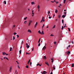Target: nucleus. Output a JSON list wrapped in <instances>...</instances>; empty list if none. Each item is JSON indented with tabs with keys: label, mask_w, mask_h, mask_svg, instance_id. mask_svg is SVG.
I'll use <instances>...</instances> for the list:
<instances>
[{
	"label": "nucleus",
	"mask_w": 74,
	"mask_h": 74,
	"mask_svg": "<svg viewBox=\"0 0 74 74\" xmlns=\"http://www.w3.org/2000/svg\"><path fill=\"white\" fill-rule=\"evenodd\" d=\"M47 73V72H46V71H43L42 73V74H45Z\"/></svg>",
	"instance_id": "f257e3e1"
},
{
	"label": "nucleus",
	"mask_w": 74,
	"mask_h": 74,
	"mask_svg": "<svg viewBox=\"0 0 74 74\" xmlns=\"http://www.w3.org/2000/svg\"><path fill=\"white\" fill-rule=\"evenodd\" d=\"M27 32H29V33H32V31L29 29L27 30Z\"/></svg>",
	"instance_id": "f03ea898"
},
{
	"label": "nucleus",
	"mask_w": 74,
	"mask_h": 74,
	"mask_svg": "<svg viewBox=\"0 0 74 74\" xmlns=\"http://www.w3.org/2000/svg\"><path fill=\"white\" fill-rule=\"evenodd\" d=\"M37 8L38 9V11H40V5H38L37 7Z\"/></svg>",
	"instance_id": "7ed1b4c3"
},
{
	"label": "nucleus",
	"mask_w": 74,
	"mask_h": 74,
	"mask_svg": "<svg viewBox=\"0 0 74 74\" xmlns=\"http://www.w3.org/2000/svg\"><path fill=\"white\" fill-rule=\"evenodd\" d=\"M45 48H46V47H45V45L43 48L42 50H43L44 51L45 49Z\"/></svg>",
	"instance_id": "20e7f679"
},
{
	"label": "nucleus",
	"mask_w": 74,
	"mask_h": 74,
	"mask_svg": "<svg viewBox=\"0 0 74 74\" xmlns=\"http://www.w3.org/2000/svg\"><path fill=\"white\" fill-rule=\"evenodd\" d=\"M66 14L64 15H63L62 16V17L63 18H65V16H66Z\"/></svg>",
	"instance_id": "39448f33"
},
{
	"label": "nucleus",
	"mask_w": 74,
	"mask_h": 74,
	"mask_svg": "<svg viewBox=\"0 0 74 74\" xmlns=\"http://www.w3.org/2000/svg\"><path fill=\"white\" fill-rule=\"evenodd\" d=\"M35 4V3H34V2H31V4H32V5H33V4Z\"/></svg>",
	"instance_id": "423d86ee"
},
{
	"label": "nucleus",
	"mask_w": 74,
	"mask_h": 74,
	"mask_svg": "<svg viewBox=\"0 0 74 74\" xmlns=\"http://www.w3.org/2000/svg\"><path fill=\"white\" fill-rule=\"evenodd\" d=\"M70 53H71L70 51H68V53H67V54L69 55V54H70Z\"/></svg>",
	"instance_id": "0eeeda50"
},
{
	"label": "nucleus",
	"mask_w": 74,
	"mask_h": 74,
	"mask_svg": "<svg viewBox=\"0 0 74 74\" xmlns=\"http://www.w3.org/2000/svg\"><path fill=\"white\" fill-rule=\"evenodd\" d=\"M26 47H27V48H29V47H30V46H29V45H27L26 46Z\"/></svg>",
	"instance_id": "6e6552de"
},
{
	"label": "nucleus",
	"mask_w": 74,
	"mask_h": 74,
	"mask_svg": "<svg viewBox=\"0 0 74 74\" xmlns=\"http://www.w3.org/2000/svg\"><path fill=\"white\" fill-rule=\"evenodd\" d=\"M58 10L57 9H56V11H55V12L56 13H58Z\"/></svg>",
	"instance_id": "1a4fd4ad"
},
{
	"label": "nucleus",
	"mask_w": 74,
	"mask_h": 74,
	"mask_svg": "<svg viewBox=\"0 0 74 74\" xmlns=\"http://www.w3.org/2000/svg\"><path fill=\"white\" fill-rule=\"evenodd\" d=\"M11 70H12V68L11 67L10 68V71L11 72Z\"/></svg>",
	"instance_id": "9d476101"
},
{
	"label": "nucleus",
	"mask_w": 74,
	"mask_h": 74,
	"mask_svg": "<svg viewBox=\"0 0 74 74\" xmlns=\"http://www.w3.org/2000/svg\"><path fill=\"white\" fill-rule=\"evenodd\" d=\"M45 64H46L48 65V66H49V64H48V62H45Z\"/></svg>",
	"instance_id": "9b49d317"
},
{
	"label": "nucleus",
	"mask_w": 74,
	"mask_h": 74,
	"mask_svg": "<svg viewBox=\"0 0 74 74\" xmlns=\"http://www.w3.org/2000/svg\"><path fill=\"white\" fill-rule=\"evenodd\" d=\"M3 3L4 4H6V1H4L3 2Z\"/></svg>",
	"instance_id": "f8f14e48"
},
{
	"label": "nucleus",
	"mask_w": 74,
	"mask_h": 74,
	"mask_svg": "<svg viewBox=\"0 0 74 74\" xmlns=\"http://www.w3.org/2000/svg\"><path fill=\"white\" fill-rule=\"evenodd\" d=\"M2 53L3 55H5L6 54V53H5L4 52H3Z\"/></svg>",
	"instance_id": "ddd939ff"
},
{
	"label": "nucleus",
	"mask_w": 74,
	"mask_h": 74,
	"mask_svg": "<svg viewBox=\"0 0 74 74\" xmlns=\"http://www.w3.org/2000/svg\"><path fill=\"white\" fill-rule=\"evenodd\" d=\"M38 33H39V34H41V32L40 30H39L38 31Z\"/></svg>",
	"instance_id": "4468645a"
},
{
	"label": "nucleus",
	"mask_w": 74,
	"mask_h": 74,
	"mask_svg": "<svg viewBox=\"0 0 74 74\" xmlns=\"http://www.w3.org/2000/svg\"><path fill=\"white\" fill-rule=\"evenodd\" d=\"M30 53H29L27 52L26 53V55H30Z\"/></svg>",
	"instance_id": "2eb2a0df"
},
{
	"label": "nucleus",
	"mask_w": 74,
	"mask_h": 74,
	"mask_svg": "<svg viewBox=\"0 0 74 74\" xmlns=\"http://www.w3.org/2000/svg\"><path fill=\"white\" fill-rule=\"evenodd\" d=\"M32 21L30 20L29 21V23H32Z\"/></svg>",
	"instance_id": "dca6fc26"
},
{
	"label": "nucleus",
	"mask_w": 74,
	"mask_h": 74,
	"mask_svg": "<svg viewBox=\"0 0 74 74\" xmlns=\"http://www.w3.org/2000/svg\"><path fill=\"white\" fill-rule=\"evenodd\" d=\"M74 64H72V67H74Z\"/></svg>",
	"instance_id": "f3484780"
},
{
	"label": "nucleus",
	"mask_w": 74,
	"mask_h": 74,
	"mask_svg": "<svg viewBox=\"0 0 74 74\" xmlns=\"http://www.w3.org/2000/svg\"><path fill=\"white\" fill-rule=\"evenodd\" d=\"M43 58L44 59H46V56H44V57Z\"/></svg>",
	"instance_id": "a211bd4d"
},
{
	"label": "nucleus",
	"mask_w": 74,
	"mask_h": 74,
	"mask_svg": "<svg viewBox=\"0 0 74 74\" xmlns=\"http://www.w3.org/2000/svg\"><path fill=\"white\" fill-rule=\"evenodd\" d=\"M21 51H22V50H20V51H19V53H20V54H21Z\"/></svg>",
	"instance_id": "6ab92c4d"
},
{
	"label": "nucleus",
	"mask_w": 74,
	"mask_h": 74,
	"mask_svg": "<svg viewBox=\"0 0 74 74\" xmlns=\"http://www.w3.org/2000/svg\"><path fill=\"white\" fill-rule=\"evenodd\" d=\"M58 17L59 18H60V17H61V16H60V15H58Z\"/></svg>",
	"instance_id": "aec40b11"
},
{
	"label": "nucleus",
	"mask_w": 74,
	"mask_h": 74,
	"mask_svg": "<svg viewBox=\"0 0 74 74\" xmlns=\"http://www.w3.org/2000/svg\"><path fill=\"white\" fill-rule=\"evenodd\" d=\"M10 51H12V48L11 47L10 48Z\"/></svg>",
	"instance_id": "412c9836"
},
{
	"label": "nucleus",
	"mask_w": 74,
	"mask_h": 74,
	"mask_svg": "<svg viewBox=\"0 0 74 74\" xmlns=\"http://www.w3.org/2000/svg\"><path fill=\"white\" fill-rule=\"evenodd\" d=\"M16 62H17V64H19V63L18 62V61H16Z\"/></svg>",
	"instance_id": "4be33fe9"
},
{
	"label": "nucleus",
	"mask_w": 74,
	"mask_h": 74,
	"mask_svg": "<svg viewBox=\"0 0 74 74\" xmlns=\"http://www.w3.org/2000/svg\"><path fill=\"white\" fill-rule=\"evenodd\" d=\"M44 32H43V31H42V34H44Z\"/></svg>",
	"instance_id": "5701e85b"
},
{
	"label": "nucleus",
	"mask_w": 74,
	"mask_h": 74,
	"mask_svg": "<svg viewBox=\"0 0 74 74\" xmlns=\"http://www.w3.org/2000/svg\"><path fill=\"white\" fill-rule=\"evenodd\" d=\"M63 2H64V4H65V2H66V0H64Z\"/></svg>",
	"instance_id": "b1692460"
},
{
	"label": "nucleus",
	"mask_w": 74,
	"mask_h": 74,
	"mask_svg": "<svg viewBox=\"0 0 74 74\" xmlns=\"http://www.w3.org/2000/svg\"><path fill=\"white\" fill-rule=\"evenodd\" d=\"M68 29L69 32H70V29L69 28H68Z\"/></svg>",
	"instance_id": "393cba45"
},
{
	"label": "nucleus",
	"mask_w": 74,
	"mask_h": 74,
	"mask_svg": "<svg viewBox=\"0 0 74 74\" xmlns=\"http://www.w3.org/2000/svg\"><path fill=\"white\" fill-rule=\"evenodd\" d=\"M55 26H56V25H54L53 26V29H54V28H55Z\"/></svg>",
	"instance_id": "a878e982"
},
{
	"label": "nucleus",
	"mask_w": 74,
	"mask_h": 74,
	"mask_svg": "<svg viewBox=\"0 0 74 74\" xmlns=\"http://www.w3.org/2000/svg\"><path fill=\"white\" fill-rule=\"evenodd\" d=\"M27 18V17H26L25 18H24V20H26Z\"/></svg>",
	"instance_id": "bb28decb"
},
{
	"label": "nucleus",
	"mask_w": 74,
	"mask_h": 74,
	"mask_svg": "<svg viewBox=\"0 0 74 74\" xmlns=\"http://www.w3.org/2000/svg\"><path fill=\"white\" fill-rule=\"evenodd\" d=\"M37 24H38L37 22H36V23L35 25V26H37Z\"/></svg>",
	"instance_id": "cd10ccee"
},
{
	"label": "nucleus",
	"mask_w": 74,
	"mask_h": 74,
	"mask_svg": "<svg viewBox=\"0 0 74 74\" xmlns=\"http://www.w3.org/2000/svg\"><path fill=\"white\" fill-rule=\"evenodd\" d=\"M44 17H42V21H43V20H44Z\"/></svg>",
	"instance_id": "c85d7f7f"
},
{
	"label": "nucleus",
	"mask_w": 74,
	"mask_h": 74,
	"mask_svg": "<svg viewBox=\"0 0 74 74\" xmlns=\"http://www.w3.org/2000/svg\"><path fill=\"white\" fill-rule=\"evenodd\" d=\"M26 68H27V69H28L29 68V67L28 66V65H27L26 66Z\"/></svg>",
	"instance_id": "c756f323"
},
{
	"label": "nucleus",
	"mask_w": 74,
	"mask_h": 74,
	"mask_svg": "<svg viewBox=\"0 0 74 74\" xmlns=\"http://www.w3.org/2000/svg\"><path fill=\"white\" fill-rule=\"evenodd\" d=\"M40 40H41V39H40H40H39L38 41V43H39V42H40Z\"/></svg>",
	"instance_id": "7c9ffc66"
},
{
	"label": "nucleus",
	"mask_w": 74,
	"mask_h": 74,
	"mask_svg": "<svg viewBox=\"0 0 74 74\" xmlns=\"http://www.w3.org/2000/svg\"><path fill=\"white\" fill-rule=\"evenodd\" d=\"M13 40H15V37H14V36H13Z\"/></svg>",
	"instance_id": "2f4dec72"
},
{
	"label": "nucleus",
	"mask_w": 74,
	"mask_h": 74,
	"mask_svg": "<svg viewBox=\"0 0 74 74\" xmlns=\"http://www.w3.org/2000/svg\"><path fill=\"white\" fill-rule=\"evenodd\" d=\"M27 22V21H25L24 22V23H25V24H26Z\"/></svg>",
	"instance_id": "473e14b6"
},
{
	"label": "nucleus",
	"mask_w": 74,
	"mask_h": 74,
	"mask_svg": "<svg viewBox=\"0 0 74 74\" xmlns=\"http://www.w3.org/2000/svg\"><path fill=\"white\" fill-rule=\"evenodd\" d=\"M54 44H55V45L56 44V42H54Z\"/></svg>",
	"instance_id": "72a5a7b5"
},
{
	"label": "nucleus",
	"mask_w": 74,
	"mask_h": 74,
	"mask_svg": "<svg viewBox=\"0 0 74 74\" xmlns=\"http://www.w3.org/2000/svg\"><path fill=\"white\" fill-rule=\"evenodd\" d=\"M30 24H31V23H29V24H28V26H30Z\"/></svg>",
	"instance_id": "f704fd0d"
},
{
	"label": "nucleus",
	"mask_w": 74,
	"mask_h": 74,
	"mask_svg": "<svg viewBox=\"0 0 74 74\" xmlns=\"http://www.w3.org/2000/svg\"><path fill=\"white\" fill-rule=\"evenodd\" d=\"M48 14H50V12H49V11H48Z\"/></svg>",
	"instance_id": "c9c22d12"
},
{
	"label": "nucleus",
	"mask_w": 74,
	"mask_h": 74,
	"mask_svg": "<svg viewBox=\"0 0 74 74\" xmlns=\"http://www.w3.org/2000/svg\"><path fill=\"white\" fill-rule=\"evenodd\" d=\"M71 42L72 44H74V42H73V41H71Z\"/></svg>",
	"instance_id": "e433bc0d"
},
{
	"label": "nucleus",
	"mask_w": 74,
	"mask_h": 74,
	"mask_svg": "<svg viewBox=\"0 0 74 74\" xmlns=\"http://www.w3.org/2000/svg\"><path fill=\"white\" fill-rule=\"evenodd\" d=\"M45 25L44 24L43 25V26L42 27V29H43V27H44Z\"/></svg>",
	"instance_id": "4c0bfd02"
},
{
	"label": "nucleus",
	"mask_w": 74,
	"mask_h": 74,
	"mask_svg": "<svg viewBox=\"0 0 74 74\" xmlns=\"http://www.w3.org/2000/svg\"><path fill=\"white\" fill-rule=\"evenodd\" d=\"M63 21H64V20H62V23H63Z\"/></svg>",
	"instance_id": "58836bf2"
},
{
	"label": "nucleus",
	"mask_w": 74,
	"mask_h": 74,
	"mask_svg": "<svg viewBox=\"0 0 74 74\" xmlns=\"http://www.w3.org/2000/svg\"><path fill=\"white\" fill-rule=\"evenodd\" d=\"M51 36H54V35H53L52 34H51L50 35Z\"/></svg>",
	"instance_id": "ea45409f"
},
{
	"label": "nucleus",
	"mask_w": 74,
	"mask_h": 74,
	"mask_svg": "<svg viewBox=\"0 0 74 74\" xmlns=\"http://www.w3.org/2000/svg\"><path fill=\"white\" fill-rule=\"evenodd\" d=\"M63 28H64V27H63V26H62V29H61L62 30H63Z\"/></svg>",
	"instance_id": "a19ab883"
},
{
	"label": "nucleus",
	"mask_w": 74,
	"mask_h": 74,
	"mask_svg": "<svg viewBox=\"0 0 74 74\" xmlns=\"http://www.w3.org/2000/svg\"><path fill=\"white\" fill-rule=\"evenodd\" d=\"M30 60H29L28 62V63H30Z\"/></svg>",
	"instance_id": "79ce46f5"
},
{
	"label": "nucleus",
	"mask_w": 74,
	"mask_h": 74,
	"mask_svg": "<svg viewBox=\"0 0 74 74\" xmlns=\"http://www.w3.org/2000/svg\"><path fill=\"white\" fill-rule=\"evenodd\" d=\"M14 35H16V33L15 32L14 33Z\"/></svg>",
	"instance_id": "37998d69"
},
{
	"label": "nucleus",
	"mask_w": 74,
	"mask_h": 74,
	"mask_svg": "<svg viewBox=\"0 0 74 74\" xmlns=\"http://www.w3.org/2000/svg\"><path fill=\"white\" fill-rule=\"evenodd\" d=\"M23 40H22L21 42V44H23Z\"/></svg>",
	"instance_id": "c03bdc74"
},
{
	"label": "nucleus",
	"mask_w": 74,
	"mask_h": 74,
	"mask_svg": "<svg viewBox=\"0 0 74 74\" xmlns=\"http://www.w3.org/2000/svg\"><path fill=\"white\" fill-rule=\"evenodd\" d=\"M38 46H39V47H40V43L39 44Z\"/></svg>",
	"instance_id": "a18cd8bd"
},
{
	"label": "nucleus",
	"mask_w": 74,
	"mask_h": 74,
	"mask_svg": "<svg viewBox=\"0 0 74 74\" xmlns=\"http://www.w3.org/2000/svg\"><path fill=\"white\" fill-rule=\"evenodd\" d=\"M17 67H18V69H20V67H19V66H17Z\"/></svg>",
	"instance_id": "49530a36"
},
{
	"label": "nucleus",
	"mask_w": 74,
	"mask_h": 74,
	"mask_svg": "<svg viewBox=\"0 0 74 74\" xmlns=\"http://www.w3.org/2000/svg\"><path fill=\"white\" fill-rule=\"evenodd\" d=\"M15 27V25H14L13 26V27Z\"/></svg>",
	"instance_id": "de8ad7c7"
},
{
	"label": "nucleus",
	"mask_w": 74,
	"mask_h": 74,
	"mask_svg": "<svg viewBox=\"0 0 74 74\" xmlns=\"http://www.w3.org/2000/svg\"><path fill=\"white\" fill-rule=\"evenodd\" d=\"M16 36H17V38H18V37H19V36H18V35H16Z\"/></svg>",
	"instance_id": "09e8293b"
},
{
	"label": "nucleus",
	"mask_w": 74,
	"mask_h": 74,
	"mask_svg": "<svg viewBox=\"0 0 74 74\" xmlns=\"http://www.w3.org/2000/svg\"><path fill=\"white\" fill-rule=\"evenodd\" d=\"M40 64H37L36 65L37 66H39V65H40Z\"/></svg>",
	"instance_id": "8fccbe9b"
},
{
	"label": "nucleus",
	"mask_w": 74,
	"mask_h": 74,
	"mask_svg": "<svg viewBox=\"0 0 74 74\" xmlns=\"http://www.w3.org/2000/svg\"><path fill=\"white\" fill-rule=\"evenodd\" d=\"M30 66H31V65H32V62H30Z\"/></svg>",
	"instance_id": "3c124183"
},
{
	"label": "nucleus",
	"mask_w": 74,
	"mask_h": 74,
	"mask_svg": "<svg viewBox=\"0 0 74 74\" xmlns=\"http://www.w3.org/2000/svg\"><path fill=\"white\" fill-rule=\"evenodd\" d=\"M64 14H66V12H64Z\"/></svg>",
	"instance_id": "603ef678"
},
{
	"label": "nucleus",
	"mask_w": 74,
	"mask_h": 74,
	"mask_svg": "<svg viewBox=\"0 0 74 74\" xmlns=\"http://www.w3.org/2000/svg\"><path fill=\"white\" fill-rule=\"evenodd\" d=\"M49 19H51V16H49Z\"/></svg>",
	"instance_id": "864d4df0"
},
{
	"label": "nucleus",
	"mask_w": 74,
	"mask_h": 74,
	"mask_svg": "<svg viewBox=\"0 0 74 74\" xmlns=\"http://www.w3.org/2000/svg\"><path fill=\"white\" fill-rule=\"evenodd\" d=\"M34 50V48L33 47V48H32V51H33Z\"/></svg>",
	"instance_id": "5fc2aeb1"
},
{
	"label": "nucleus",
	"mask_w": 74,
	"mask_h": 74,
	"mask_svg": "<svg viewBox=\"0 0 74 74\" xmlns=\"http://www.w3.org/2000/svg\"><path fill=\"white\" fill-rule=\"evenodd\" d=\"M53 69L54 70H55V67H53Z\"/></svg>",
	"instance_id": "6e6d98bb"
},
{
	"label": "nucleus",
	"mask_w": 74,
	"mask_h": 74,
	"mask_svg": "<svg viewBox=\"0 0 74 74\" xmlns=\"http://www.w3.org/2000/svg\"><path fill=\"white\" fill-rule=\"evenodd\" d=\"M6 56L8 55V54H6Z\"/></svg>",
	"instance_id": "4d7b16f0"
},
{
	"label": "nucleus",
	"mask_w": 74,
	"mask_h": 74,
	"mask_svg": "<svg viewBox=\"0 0 74 74\" xmlns=\"http://www.w3.org/2000/svg\"><path fill=\"white\" fill-rule=\"evenodd\" d=\"M4 59H6V57H4Z\"/></svg>",
	"instance_id": "13d9d810"
},
{
	"label": "nucleus",
	"mask_w": 74,
	"mask_h": 74,
	"mask_svg": "<svg viewBox=\"0 0 74 74\" xmlns=\"http://www.w3.org/2000/svg\"><path fill=\"white\" fill-rule=\"evenodd\" d=\"M6 59H7V60H8V58H7V57H6Z\"/></svg>",
	"instance_id": "bf43d9fd"
},
{
	"label": "nucleus",
	"mask_w": 74,
	"mask_h": 74,
	"mask_svg": "<svg viewBox=\"0 0 74 74\" xmlns=\"http://www.w3.org/2000/svg\"><path fill=\"white\" fill-rule=\"evenodd\" d=\"M42 22V20H41V21H40V23H41V22Z\"/></svg>",
	"instance_id": "052dcab7"
},
{
	"label": "nucleus",
	"mask_w": 74,
	"mask_h": 74,
	"mask_svg": "<svg viewBox=\"0 0 74 74\" xmlns=\"http://www.w3.org/2000/svg\"><path fill=\"white\" fill-rule=\"evenodd\" d=\"M51 3H54V1H51Z\"/></svg>",
	"instance_id": "680f3d73"
},
{
	"label": "nucleus",
	"mask_w": 74,
	"mask_h": 74,
	"mask_svg": "<svg viewBox=\"0 0 74 74\" xmlns=\"http://www.w3.org/2000/svg\"><path fill=\"white\" fill-rule=\"evenodd\" d=\"M36 25H35V26H34L35 28H36Z\"/></svg>",
	"instance_id": "e2e57ef3"
},
{
	"label": "nucleus",
	"mask_w": 74,
	"mask_h": 74,
	"mask_svg": "<svg viewBox=\"0 0 74 74\" xmlns=\"http://www.w3.org/2000/svg\"><path fill=\"white\" fill-rule=\"evenodd\" d=\"M32 14H33V15H34V13L33 12L32 13Z\"/></svg>",
	"instance_id": "0e129e2a"
},
{
	"label": "nucleus",
	"mask_w": 74,
	"mask_h": 74,
	"mask_svg": "<svg viewBox=\"0 0 74 74\" xmlns=\"http://www.w3.org/2000/svg\"><path fill=\"white\" fill-rule=\"evenodd\" d=\"M58 7H59L60 8V6H58Z\"/></svg>",
	"instance_id": "69168bd1"
},
{
	"label": "nucleus",
	"mask_w": 74,
	"mask_h": 74,
	"mask_svg": "<svg viewBox=\"0 0 74 74\" xmlns=\"http://www.w3.org/2000/svg\"><path fill=\"white\" fill-rule=\"evenodd\" d=\"M42 65V64H41L39 66H41Z\"/></svg>",
	"instance_id": "338daca9"
},
{
	"label": "nucleus",
	"mask_w": 74,
	"mask_h": 74,
	"mask_svg": "<svg viewBox=\"0 0 74 74\" xmlns=\"http://www.w3.org/2000/svg\"><path fill=\"white\" fill-rule=\"evenodd\" d=\"M50 74H53L52 72H51V73H50Z\"/></svg>",
	"instance_id": "774afa93"
}]
</instances>
